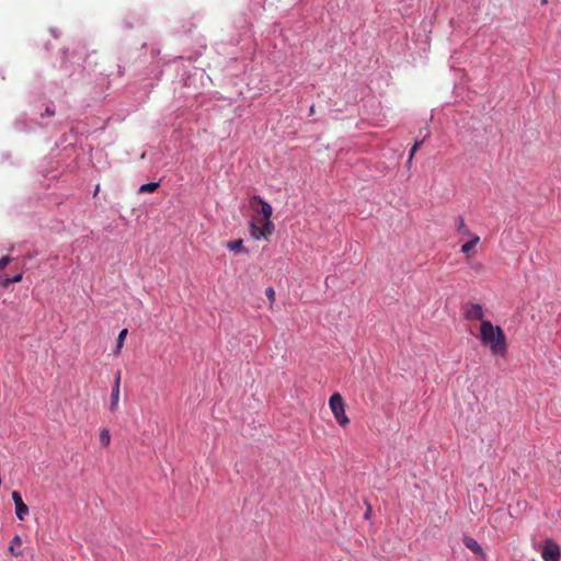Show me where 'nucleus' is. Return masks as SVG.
<instances>
[{
	"instance_id": "nucleus-13",
	"label": "nucleus",
	"mask_w": 561,
	"mask_h": 561,
	"mask_svg": "<svg viewBox=\"0 0 561 561\" xmlns=\"http://www.w3.org/2000/svg\"><path fill=\"white\" fill-rule=\"evenodd\" d=\"M158 187H159V183L158 182L146 183V184H142L138 188V194L153 193Z\"/></svg>"
},
{
	"instance_id": "nucleus-16",
	"label": "nucleus",
	"mask_w": 561,
	"mask_h": 561,
	"mask_svg": "<svg viewBox=\"0 0 561 561\" xmlns=\"http://www.w3.org/2000/svg\"><path fill=\"white\" fill-rule=\"evenodd\" d=\"M111 442V434L110 431L106 428H103L100 432V443L102 446L106 447Z\"/></svg>"
},
{
	"instance_id": "nucleus-3",
	"label": "nucleus",
	"mask_w": 561,
	"mask_h": 561,
	"mask_svg": "<svg viewBox=\"0 0 561 561\" xmlns=\"http://www.w3.org/2000/svg\"><path fill=\"white\" fill-rule=\"evenodd\" d=\"M465 319L470 321H484V311L480 304L467 302L461 308Z\"/></svg>"
},
{
	"instance_id": "nucleus-11",
	"label": "nucleus",
	"mask_w": 561,
	"mask_h": 561,
	"mask_svg": "<svg viewBox=\"0 0 561 561\" xmlns=\"http://www.w3.org/2000/svg\"><path fill=\"white\" fill-rule=\"evenodd\" d=\"M480 242L479 236H472V238L462 244L461 252L468 254L478 243Z\"/></svg>"
},
{
	"instance_id": "nucleus-6",
	"label": "nucleus",
	"mask_w": 561,
	"mask_h": 561,
	"mask_svg": "<svg viewBox=\"0 0 561 561\" xmlns=\"http://www.w3.org/2000/svg\"><path fill=\"white\" fill-rule=\"evenodd\" d=\"M119 386H121V370L115 374L114 385L111 392L110 410L115 412L118 408L119 401Z\"/></svg>"
},
{
	"instance_id": "nucleus-2",
	"label": "nucleus",
	"mask_w": 561,
	"mask_h": 561,
	"mask_svg": "<svg viewBox=\"0 0 561 561\" xmlns=\"http://www.w3.org/2000/svg\"><path fill=\"white\" fill-rule=\"evenodd\" d=\"M330 409L341 426H346L350 423V419L345 414L343 398L340 393L335 392L330 397L329 400Z\"/></svg>"
},
{
	"instance_id": "nucleus-1",
	"label": "nucleus",
	"mask_w": 561,
	"mask_h": 561,
	"mask_svg": "<svg viewBox=\"0 0 561 561\" xmlns=\"http://www.w3.org/2000/svg\"><path fill=\"white\" fill-rule=\"evenodd\" d=\"M480 339L492 351H505L506 348V339L503 330L497 325H493L489 320L481 322Z\"/></svg>"
},
{
	"instance_id": "nucleus-23",
	"label": "nucleus",
	"mask_w": 561,
	"mask_h": 561,
	"mask_svg": "<svg viewBox=\"0 0 561 561\" xmlns=\"http://www.w3.org/2000/svg\"><path fill=\"white\" fill-rule=\"evenodd\" d=\"M99 190H100V186H99V185H96V187H95V190H94V193H93V196H96V195H98Z\"/></svg>"
},
{
	"instance_id": "nucleus-18",
	"label": "nucleus",
	"mask_w": 561,
	"mask_h": 561,
	"mask_svg": "<svg viewBox=\"0 0 561 561\" xmlns=\"http://www.w3.org/2000/svg\"><path fill=\"white\" fill-rule=\"evenodd\" d=\"M423 140H424V139L415 141V144H414V145H413V147L411 148V150H410V154H409V162H411V161H412V159H413V157H414L415 152L417 151V149H419V148L421 147V145L423 144Z\"/></svg>"
},
{
	"instance_id": "nucleus-14",
	"label": "nucleus",
	"mask_w": 561,
	"mask_h": 561,
	"mask_svg": "<svg viewBox=\"0 0 561 561\" xmlns=\"http://www.w3.org/2000/svg\"><path fill=\"white\" fill-rule=\"evenodd\" d=\"M250 234L255 240H260L261 238H264V232H262L261 226H257L254 222H251V225H250Z\"/></svg>"
},
{
	"instance_id": "nucleus-9",
	"label": "nucleus",
	"mask_w": 561,
	"mask_h": 561,
	"mask_svg": "<svg viewBox=\"0 0 561 561\" xmlns=\"http://www.w3.org/2000/svg\"><path fill=\"white\" fill-rule=\"evenodd\" d=\"M22 545V538L20 535H14L13 538L10 540V543H9V552L11 553V556L13 557H20L22 556V550L19 549L20 546Z\"/></svg>"
},
{
	"instance_id": "nucleus-4",
	"label": "nucleus",
	"mask_w": 561,
	"mask_h": 561,
	"mask_svg": "<svg viewBox=\"0 0 561 561\" xmlns=\"http://www.w3.org/2000/svg\"><path fill=\"white\" fill-rule=\"evenodd\" d=\"M541 558L543 561H559L560 559V547L552 539H546L542 550Z\"/></svg>"
},
{
	"instance_id": "nucleus-5",
	"label": "nucleus",
	"mask_w": 561,
	"mask_h": 561,
	"mask_svg": "<svg viewBox=\"0 0 561 561\" xmlns=\"http://www.w3.org/2000/svg\"><path fill=\"white\" fill-rule=\"evenodd\" d=\"M11 496L15 505V515L18 519L22 522L30 513L28 506L23 502L20 492L13 491Z\"/></svg>"
},
{
	"instance_id": "nucleus-10",
	"label": "nucleus",
	"mask_w": 561,
	"mask_h": 561,
	"mask_svg": "<svg viewBox=\"0 0 561 561\" xmlns=\"http://www.w3.org/2000/svg\"><path fill=\"white\" fill-rule=\"evenodd\" d=\"M226 247L233 252L248 253V250L243 247V241L241 239L228 241Z\"/></svg>"
},
{
	"instance_id": "nucleus-15",
	"label": "nucleus",
	"mask_w": 561,
	"mask_h": 561,
	"mask_svg": "<svg viewBox=\"0 0 561 561\" xmlns=\"http://www.w3.org/2000/svg\"><path fill=\"white\" fill-rule=\"evenodd\" d=\"M261 228L262 232H264V239H267V237L271 236L274 230V225L270 219H267L262 221Z\"/></svg>"
},
{
	"instance_id": "nucleus-8",
	"label": "nucleus",
	"mask_w": 561,
	"mask_h": 561,
	"mask_svg": "<svg viewBox=\"0 0 561 561\" xmlns=\"http://www.w3.org/2000/svg\"><path fill=\"white\" fill-rule=\"evenodd\" d=\"M259 203L260 206H261V209H260V213L262 214L263 216V220H267L271 218L272 216V207L268 203H266L265 201H263L260 196L255 195L251 198V206L254 205V203Z\"/></svg>"
},
{
	"instance_id": "nucleus-26",
	"label": "nucleus",
	"mask_w": 561,
	"mask_h": 561,
	"mask_svg": "<svg viewBox=\"0 0 561 561\" xmlns=\"http://www.w3.org/2000/svg\"><path fill=\"white\" fill-rule=\"evenodd\" d=\"M47 114H48V115H53V112H50V111L47 108Z\"/></svg>"
},
{
	"instance_id": "nucleus-24",
	"label": "nucleus",
	"mask_w": 561,
	"mask_h": 561,
	"mask_svg": "<svg viewBox=\"0 0 561 561\" xmlns=\"http://www.w3.org/2000/svg\"><path fill=\"white\" fill-rule=\"evenodd\" d=\"M548 3V0H540L541 5H546Z\"/></svg>"
},
{
	"instance_id": "nucleus-20",
	"label": "nucleus",
	"mask_w": 561,
	"mask_h": 561,
	"mask_svg": "<svg viewBox=\"0 0 561 561\" xmlns=\"http://www.w3.org/2000/svg\"><path fill=\"white\" fill-rule=\"evenodd\" d=\"M12 261L10 256H2L0 259V270H4L5 266Z\"/></svg>"
},
{
	"instance_id": "nucleus-12",
	"label": "nucleus",
	"mask_w": 561,
	"mask_h": 561,
	"mask_svg": "<svg viewBox=\"0 0 561 561\" xmlns=\"http://www.w3.org/2000/svg\"><path fill=\"white\" fill-rule=\"evenodd\" d=\"M456 229L458 232L465 234V236H471V231L467 227L465 219L462 217H458L456 220Z\"/></svg>"
},
{
	"instance_id": "nucleus-17",
	"label": "nucleus",
	"mask_w": 561,
	"mask_h": 561,
	"mask_svg": "<svg viewBox=\"0 0 561 561\" xmlns=\"http://www.w3.org/2000/svg\"><path fill=\"white\" fill-rule=\"evenodd\" d=\"M127 333H128V330L127 329H123L119 334H118V337H117V348L121 350L123 347V343H124V340L126 339L127 336Z\"/></svg>"
},
{
	"instance_id": "nucleus-19",
	"label": "nucleus",
	"mask_w": 561,
	"mask_h": 561,
	"mask_svg": "<svg viewBox=\"0 0 561 561\" xmlns=\"http://www.w3.org/2000/svg\"><path fill=\"white\" fill-rule=\"evenodd\" d=\"M265 294L270 300V306H272L275 300V290L272 287H268L266 288Z\"/></svg>"
},
{
	"instance_id": "nucleus-25",
	"label": "nucleus",
	"mask_w": 561,
	"mask_h": 561,
	"mask_svg": "<svg viewBox=\"0 0 561 561\" xmlns=\"http://www.w3.org/2000/svg\"><path fill=\"white\" fill-rule=\"evenodd\" d=\"M428 135H430V130H428L427 128H425V135H424V138H426Z\"/></svg>"
},
{
	"instance_id": "nucleus-21",
	"label": "nucleus",
	"mask_w": 561,
	"mask_h": 561,
	"mask_svg": "<svg viewBox=\"0 0 561 561\" xmlns=\"http://www.w3.org/2000/svg\"><path fill=\"white\" fill-rule=\"evenodd\" d=\"M10 284H12V280H11V278H10V277H5V278H3L2 280H0V285H1L2 287H8Z\"/></svg>"
},
{
	"instance_id": "nucleus-22",
	"label": "nucleus",
	"mask_w": 561,
	"mask_h": 561,
	"mask_svg": "<svg viewBox=\"0 0 561 561\" xmlns=\"http://www.w3.org/2000/svg\"><path fill=\"white\" fill-rule=\"evenodd\" d=\"M22 278H23V275H22V273H20L18 275H15L14 277H11V280H12V283H19L22 280Z\"/></svg>"
},
{
	"instance_id": "nucleus-7",
	"label": "nucleus",
	"mask_w": 561,
	"mask_h": 561,
	"mask_svg": "<svg viewBox=\"0 0 561 561\" xmlns=\"http://www.w3.org/2000/svg\"><path fill=\"white\" fill-rule=\"evenodd\" d=\"M463 545L466 546L467 549L472 551L474 554L480 556L481 558H485V553H484L482 547L474 538L465 536Z\"/></svg>"
}]
</instances>
